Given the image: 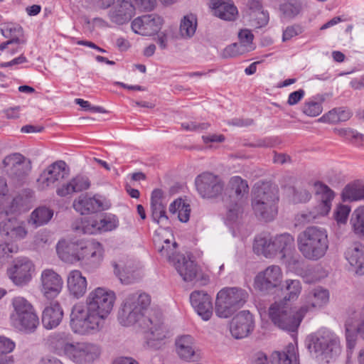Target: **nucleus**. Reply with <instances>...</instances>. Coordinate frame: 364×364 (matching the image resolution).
<instances>
[{
	"instance_id": "nucleus-1",
	"label": "nucleus",
	"mask_w": 364,
	"mask_h": 364,
	"mask_svg": "<svg viewBox=\"0 0 364 364\" xmlns=\"http://www.w3.org/2000/svg\"><path fill=\"white\" fill-rule=\"evenodd\" d=\"M115 300L112 291L97 287L86 298V307L77 304L72 308L70 327L74 333L80 335L92 334L100 331L111 313Z\"/></svg>"
},
{
	"instance_id": "nucleus-2",
	"label": "nucleus",
	"mask_w": 364,
	"mask_h": 364,
	"mask_svg": "<svg viewBox=\"0 0 364 364\" xmlns=\"http://www.w3.org/2000/svg\"><path fill=\"white\" fill-rule=\"evenodd\" d=\"M151 303L149 295L135 292L129 294L123 301L118 313V321L124 326L138 323L148 333L149 340L161 341L168 334L161 314L154 311H148Z\"/></svg>"
},
{
	"instance_id": "nucleus-3",
	"label": "nucleus",
	"mask_w": 364,
	"mask_h": 364,
	"mask_svg": "<svg viewBox=\"0 0 364 364\" xmlns=\"http://www.w3.org/2000/svg\"><path fill=\"white\" fill-rule=\"evenodd\" d=\"M297 247L306 259L317 261L323 257L329 247L327 230L318 226H309L296 238Z\"/></svg>"
},
{
	"instance_id": "nucleus-4",
	"label": "nucleus",
	"mask_w": 364,
	"mask_h": 364,
	"mask_svg": "<svg viewBox=\"0 0 364 364\" xmlns=\"http://www.w3.org/2000/svg\"><path fill=\"white\" fill-rule=\"evenodd\" d=\"M279 189L273 184L263 183L255 188L252 207L256 217L265 222L273 220L278 213Z\"/></svg>"
},
{
	"instance_id": "nucleus-5",
	"label": "nucleus",
	"mask_w": 364,
	"mask_h": 364,
	"mask_svg": "<svg viewBox=\"0 0 364 364\" xmlns=\"http://www.w3.org/2000/svg\"><path fill=\"white\" fill-rule=\"evenodd\" d=\"M247 291L240 287H225L216 296L215 312L217 316L227 318L232 316L247 302Z\"/></svg>"
},
{
	"instance_id": "nucleus-6",
	"label": "nucleus",
	"mask_w": 364,
	"mask_h": 364,
	"mask_svg": "<svg viewBox=\"0 0 364 364\" xmlns=\"http://www.w3.org/2000/svg\"><path fill=\"white\" fill-rule=\"evenodd\" d=\"M306 312V307L295 310L284 301H275L269 309V316L273 323L282 330L292 332L297 330Z\"/></svg>"
},
{
	"instance_id": "nucleus-7",
	"label": "nucleus",
	"mask_w": 364,
	"mask_h": 364,
	"mask_svg": "<svg viewBox=\"0 0 364 364\" xmlns=\"http://www.w3.org/2000/svg\"><path fill=\"white\" fill-rule=\"evenodd\" d=\"M308 348L316 356H323L327 362H329L328 359L337 357L341 351L338 337L327 330L318 331L311 336L309 340Z\"/></svg>"
},
{
	"instance_id": "nucleus-8",
	"label": "nucleus",
	"mask_w": 364,
	"mask_h": 364,
	"mask_svg": "<svg viewBox=\"0 0 364 364\" xmlns=\"http://www.w3.org/2000/svg\"><path fill=\"white\" fill-rule=\"evenodd\" d=\"M223 191V200L228 210V217L233 220L237 217L240 212L239 202L248 194L247 182L240 176H232Z\"/></svg>"
},
{
	"instance_id": "nucleus-9",
	"label": "nucleus",
	"mask_w": 364,
	"mask_h": 364,
	"mask_svg": "<svg viewBox=\"0 0 364 364\" xmlns=\"http://www.w3.org/2000/svg\"><path fill=\"white\" fill-rule=\"evenodd\" d=\"M199 195L204 198H216L224 191V183L221 178L211 172H203L195 179Z\"/></svg>"
},
{
	"instance_id": "nucleus-10",
	"label": "nucleus",
	"mask_w": 364,
	"mask_h": 364,
	"mask_svg": "<svg viewBox=\"0 0 364 364\" xmlns=\"http://www.w3.org/2000/svg\"><path fill=\"white\" fill-rule=\"evenodd\" d=\"M173 264L186 282L196 279L200 285H206L209 282V277L203 274L197 264L190 257H186L183 255H178L176 261Z\"/></svg>"
},
{
	"instance_id": "nucleus-11",
	"label": "nucleus",
	"mask_w": 364,
	"mask_h": 364,
	"mask_svg": "<svg viewBox=\"0 0 364 364\" xmlns=\"http://www.w3.org/2000/svg\"><path fill=\"white\" fill-rule=\"evenodd\" d=\"M28 234L26 224L22 220L11 217L0 221V236L10 244L26 239Z\"/></svg>"
},
{
	"instance_id": "nucleus-12",
	"label": "nucleus",
	"mask_w": 364,
	"mask_h": 364,
	"mask_svg": "<svg viewBox=\"0 0 364 364\" xmlns=\"http://www.w3.org/2000/svg\"><path fill=\"white\" fill-rule=\"evenodd\" d=\"M33 270L34 265L28 258L18 257L7 269V274L14 284L24 286L31 280V272Z\"/></svg>"
},
{
	"instance_id": "nucleus-13",
	"label": "nucleus",
	"mask_w": 364,
	"mask_h": 364,
	"mask_svg": "<svg viewBox=\"0 0 364 364\" xmlns=\"http://www.w3.org/2000/svg\"><path fill=\"white\" fill-rule=\"evenodd\" d=\"M282 279L281 268L277 265L269 266L255 277V288L264 294L269 293L280 284Z\"/></svg>"
},
{
	"instance_id": "nucleus-14",
	"label": "nucleus",
	"mask_w": 364,
	"mask_h": 364,
	"mask_svg": "<svg viewBox=\"0 0 364 364\" xmlns=\"http://www.w3.org/2000/svg\"><path fill=\"white\" fill-rule=\"evenodd\" d=\"M85 240H60L56 245V252L60 259L65 262L74 263L82 260L85 255Z\"/></svg>"
},
{
	"instance_id": "nucleus-15",
	"label": "nucleus",
	"mask_w": 364,
	"mask_h": 364,
	"mask_svg": "<svg viewBox=\"0 0 364 364\" xmlns=\"http://www.w3.org/2000/svg\"><path fill=\"white\" fill-rule=\"evenodd\" d=\"M135 15V6L131 0H115L108 11L110 21L117 25L127 23Z\"/></svg>"
},
{
	"instance_id": "nucleus-16",
	"label": "nucleus",
	"mask_w": 364,
	"mask_h": 364,
	"mask_svg": "<svg viewBox=\"0 0 364 364\" xmlns=\"http://www.w3.org/2000/svg\"><path fill=\"white\" fill-rule=\"evenodd\" d=\"M109 207V201L100 195H95L93 197L81 195L73 202V208L82 215L102 211Z\"/></svg>"
},
{
	"instance_id": "nucleus-17",
	"label": "nucleus",
	"mask_w": 364,
	"mask_h": 364,
	"mask_svg": "<svg viewBox=\"0 0 364 364\" xmlns=\"http://www.w3.org/2000/svg\"><path fill=\"white\" fill-rule=\"evenodd\" d=\"M3 164L9 175L17 181H21L28 174L31 168L29 161L19 153L6 156Z\"/></svg>"
},
{
	"instance_id": "nucleus-18",
	"label": "nucleus",
	"mask_w": 364,
	"mask_h": 364,
	"mask_svg": "<svg viewBox=\"0 0 364 364\" xmlns=\"http://www.w3.org/2000/svg\"><path fill=\"white\" fill-rule=\"evenodd\" d=\"M41 291L47 298L56 297L62 291L63 280L53 269H46L41 274Z\"/></svg>"
},
{
	"instance_id": "nucleus-19",
	"label": "nucleus",
	"mask_w": 364,
	"mask_h": 364,
	"mask_svg": "<svg viewBox=\"0 0 364 364\" xmlns=\"http://www.w3.org/2000/svg\"><path fill=\"white\" fill-rule=\"evenodd\" d=\"M118 226V220L115 215L105 214L99 220H87L82 221L77 230H82L84 234L92 235L99 231H111Z\"/></svg>"
},
{
	"instance_id": "nucleus-20",
	"label": "nucleus",
	"mask_w": 364,
	"mask_h": 364,
	"mask_svg": "<svg viewBox=\"0 0 364 364\" xmlns=\"http://www.w3.org/2000/svg\"><path fill=\"white\" fill-rule=\"evenodd\" d=\"M65 167L66 164L63 161H58L48 166L37 180L39 188L46 189L58 181L63 179L68 174Z\"/></svg>"
},
{
	"instance_id": "nucleus-21",
	"label": "nucleus",
	"mask_w": 364,
	"mask_h": 364,
	"mask_svg": "<svg viewBox=\"0 0 364 364\" xmlns=\"http://www.w3.org/2000/svg\"><path fill=\"white\" fill-rule=\"evenodd\" d=\"M255 321L252 314L248 311H242L231 321L230 330L236 339L244 338L253 331Z\"/></svg>"
},
{
	"instance_id": "nucleus-22",
	"label": "nucleus",
	"mask_w": 364,
	"mask_h": 364,
	"mask_svg": "<svg viewBox=\"0 0 364 364\" xmlns=\"http://www.w3.org/2000/svg\"><path fill=\"white\" fill-rule=\"evenodd\" d=\"M163 19L152 14L137 17L132 22V30L142 36H151L158 33L162 26Z\"/></svg>"
},
{
	"instance_id": "nucleus-23",
	"label": "nucleus",
	"mask_w": 364,
	"mask_h": 364,
	"mask_svg": "<svg viewBox=\"0 0 364 364\" xmlns=\"http://www.w3.org/2000/svg\"><path fill=\"white\" fill-rule=\"evenodd\" d=\"M100 351L97 346L87 343L74 344L67 357L77 364H90L99 355Z\"/></svg>"
},
{
	"instance_id": "nucleus-24",
	"label": "nucleus",
	"mask_w": 364,
	"mask_h": 364,
	"mask_svg": "<svg viewBox=\"0 0 364 364\" xmlns=\"http://www.w3.org/2000/svg\"><path fill=\"white\" fill-rule=\"evenodd\" d=\"M192 306L197 314L204 320L208 321L213 315L212 299L204 291H194L190 295Z\"/></svg>"
},
{
	"instance_id": "nucleus-25",
	"label": "nucleus",
	"mask_w": 364,
	"mask_h": 364,
	"mask_svg": "<svg viewBox=\"0 0 364 364\" xmlns=\"http://www.w3.org/2000/svg\"><path fill=\"white\" fill-rule=\"evenodd\" d=\"M178 357L185 361L193 362L198 359L195 339L191 335L178 336L175 341Z\"/></svg>"
},
{
	"instance_id": "nucleus-26",
	"label": "nucleus",
	"mask_w": 364,
	"mask_h": 364,
	"mask_svg": "<svg viewBox=\"0 0 364 364\" xmlns=\"http://www.w3.org/2000/svg\"><path fill=\"white\" fill-rule=\"evenodd\" d=\"M294 237L289 233H283L273 237V257L279 256L284 259L290 256L295 249Z\"/></svg>"
},
{
	"instance_id": "nucleus-27",
	"label": "nucleus",
	"mask_w": 364,
	"mask_h": 364,
	"mask_svg": "<svg viewBox=\"0 0 364 364\" xmlns=\"http://www.w3.org/2000/svg\"><path fill=\"white\" fill-rule=\"evenodd\" d=\"M90 186L91 181L87 176L77 174L69 182L58 188L56 193L59 196L64 197L74 193L86 191L90 188Z\"/></svg>"
},
{
	"instance_id": "nucleus-28",
	"label": "nucleus",
	"mask_w": 364,
	"mask_h": 364,
	"mask_svg": "<svg viewBox=\"0 0 364 364\" xmlns=\"http://www.w3.org/2000/svg\"><path fill=\"white\" fill-rule=\"evenodd\" d=\"M85 255L82 260L91 268L97 267L103 259L104 249L102 245L95 240L85 241L83 248Z\"/></svg>"
},
{
	"instance_id": "nucleus-29",
	"label": "nucleus",
	"mask_w": 364,
	"mask_h": 364,
	"mask_svg": "<svg viewBox=\"0 0 364 364\" xmlns=\"http://www.w3.org/2000/svg\"><path fill=\"white\" fill-rule=\"evenodd\" d=\"M239 43H234L225 50V53L230 56L238 55L242 52H249L254 50L252 41L254 35L249 29H242L238 33Z\"/></svg>"
},
{
	"instance_id": "nucleus-30",
	"label": "nucleus",
	"mask_w": 364,
	"mask_h": 364,
	"mask_svg": "<svg viewBox=\"0 0 364 364\" xmlns=\"http://www.w3.org/2000/svg\"><path fill=\"white\" fill-rule=\"evenodd\" d=\"M315 194L318 197L320 202L316 205L320 208L321 213L328 215L331 208V203L335 197V193L327 185L321 181L314 183Z\"/></svg>"
},
{
	"instance_id": "nucleus-31",
	"label": "nucleus",
	"mask_w": 364,
	"mask_h": 364,
	"mask_svg": "<svg viewBox=\"0 0 364 364\" xmlns=\"http://www.w3.org/2000/svg\"><path fill=\"white\" fill-rule=\"evenodd\" d=\"M63 317V311L58 302L50 303L42 314V323L47 329L56 328Z\"/></svg>"
},
{
	"instance_id": "nucleus-32",
	"label": "nucleus",
	"mask_w": 364,
	"mask_h": 364,
	"mask_svg": "<svg viewBox=\"0 0 364 364\" xmlns=\"http://www.w3.org/2000/svg\"><path fill=\"white\" fill-rule=\"evenodd\" d=\"M346 258L350 264L355 268L358 274H364V245L360 242H355L348 248Z\"/></svg>"
},
{
	"instance_id": "nucleus-33",
	"label": "nucleus",
	"mask_w": 364,
	"mask_h": 364,
	"mask_svg": "<svg viewBox=\"0 0 364 364\" xmlns=\"http://www.w3.org/2000/svg\"><path fill=\"white\" fill-rule=\"evenodd\" d=\"M49 341L55 352L60 355L68 356L74 346L71 335L65 332L53 333L50 336Z\"/></svg>"
},
{
	"instance_id": "nucleus-34",
	"label": "nucleus",
	"mask_w": 364,
	"mask_h": 364,
	"mask_svg": "<svg viewBox=\"0 0 364 364\" xmlns=\"http://www.w3.org/2000/svg\"><path fill=\"white\" fill-rule=\"evenodd\" d=\"M215 16L225 20L234 21L238 14L237 7L231 0H212Z\"/></svg>"
},
{
	"instance_id": "nucleus-35",
	"label": "nucleus",
	"mask_w": 364,
	"mask_h": 364,
	"mask_svg": "<svg viewBox=\"0 0 364 364\" xmlns=\"http://www.w3.org/2000/svg\"><path fill=\"white\" fill-rule=\"evenodd\" d=\"M68 288L75 298L82 297L87 291V280L79 270L71 271L67 279Z\"/></svg>"
},
{
	"instance_id": "nucleus-36",
	"label": "nucleus",
	"mask_w": 364,
	"mask_h": 364,
	"mask_svg": "<svg viewBox=\"0 0 364 364\" xmlns=\"http://www.w3.org/2000/svg\"><path fill=\"white\" fill-rule=\"evenodd\" d=\"M11 323L18 331L31 333L36 330L40 321L36 312L33 311L21 317L12 318Z\"/></svg>"
},
{
	"instance_id": "nucleus-37",
	"label": "nucleus",
	"mask_w": 364,
	"mask_h": 364,
	"mask_svg": "<svg viewBox=\"0 0 364 364\" xmlns=\"http://www.w3.org/2000/svg\"><path fill=\"white\" fill-rule=\"evenodd\" d=\"M329 293L327 289L322 287H316L309 289L305 297L307 311L313 308L321 307L328 301Z\"/></svg>"
},
{
	"instance_id": "nucleus-38",
	"label": "nucleus",
	"mask_w": 364,
	"mask_h": 364,
	"mask_svg": "<svg viewBox=\"0 0 364 364\" xmlns=\"http://www.w3.org/2000/svg\"><path fill=\"white\" fill-rule=\"evenodd\" d=\"M53 216V210L46 206H39L33 210L28 220V224L37 228L48 223Z\"/></svg>"
},
{
	"instance_id": "nucleus-39",
	"label": "nucleus",
	"mask_w": 364,
	"mask_h": 364,
	"mask_svg": "<svg viewBox=\"0 0 364 364\" xmlns=\"http://www.w3.org/2000/svg\"><path fill=\"white\" fill-rule=\"evenodd\" d=\"M271 361L272 364H298L295 346L289 343L283 351L274 352Z\"/></svg>"
},
{
	"instance_id": "nucleus-40",
	"label": "nucleus",
	"mask_w": 364,
	"mask_h": 364,
	"mask_svg": "<svg viewBox=\"0 0 364 364\" xmlns=\"http://www.w3.org/2000/svg\"><path fill=\"white\" fill-rule=\"evenodd\" d=\"M273 237L258 235L255 238L253 244L254 252L267 258H273Z\"/></svg>"
},
{
	"instance_id": "nucleus-41",
	"label": "nucleus",
	"mask_w": 364,
	"mask_h": 364,
	"mask_svg": "<svg viewBox=\"0 0 364 364\" xmlns=\"http://www.w3.org/2000/svg\"><path fill=\"white\" fill-rule=\"evenodd\" d=\"M12 306L14 310L10 316L11 320L12 318L21 317L36 311L32 304L22 296L14 297L12 300Z\"/></svg>"
},
{
	"instance_id": "nucleus-42",
	"label": "nucleus",
	"mask_w": 364,
	"mask_h": 364,
	"mask_svg": "<svg viewBox=\"0 0 364 364\" xmlns=\"http://www.w3.org/2000/svg\"><path fill=\"white\" fill-rule=\"evenodd\" d=\"M343 201H356L364 199V184L355 182L348 184L342 191Z\"/></svg>"
},
{
	"instance_id": "nucleus-43",
	"label": "nucleus",
	"mask_w": 364,
	"mask_h": 364,
	"mask_svg": "<svg viewBox=\"0 0 364 364\" xmlns=\"http://www.w3.org/2000/svg\"><path fill=\"white\" fill-rule=\"evenodd\" d=\"M325 97L323 95H317L306 101L302 107L304 114L309 117L318 116L323 111L322 103Z\"/></svg>"
},
{
	"instance_id": "nucleus-44",
	"label": "nucleus",
	"mask_w": 364,
	"mask_h": 364,
	"mask_svg": "<svg viewBox=\"0 0 364 364\" xmlns=\"http://www.w3.org/2000/svg\"><path fill=\"white\" fill-rule=\"evenodd\" d=\"M197 18L193 14L185 16L180 23V34L183 38H190L196 33Z\"/></svg>"
},
{
	"instance_id": "nucleus-45",
	"label": "nucleus",
	"mask_w": 364,
	"mask_h": 364,
	"mask_svg": "<svg viewBox=\"0 0 364 364\" xmlns=\"http://www.w3.org/2000/svg\"><path fill=\"white\" fill-rule=\"evenodd\" d=\"M350 224L353 231L358 236H364V205L356 208L352 213Z\"/></svg>"
},
{
	"instance_id": "nucleus-46",
	"label": "nucleus",
	"mask_w": 364,
	"mask_h": 364,
	"mask_svg": "<svg viewBox=\"0 0 364 364\" xmlns=\"http://www.w3.org/2000/svg\"><path fill=\"white\" fill-rule=\"evenodd\" d=\"M178 245L176 242L171 243L168 239L164 241V245L159 247L160 255L173 264L176 261L178 254L176 253V247Z\"/></svg>"
},
{
	"instance_id": "nucleus-47",
	"label": "nucleus",
	"mask_w": 364,
	"mask_h": 364,
	"mask_svg": "<svg viewBox=\"0 0 364 364\" xmlns=\"http://www.w3.org/2000/svg\"><path fill=\"white\" fill-rule=\"evenodd\" d=\"M152 218L154 221L161 226L166 227L168 224V218L166 214V205L163 203L151 204Z\"/></svg>"
},
{
	"instance_id": "nucleus-48",
	"label": "nucleus",
	"mask_w": 364,
	"mask_h": 364,
	"mask_svg": "<svg viewBox=\"0 0 364 364\" xmlns=\"http://www.w3.org/2000/svg\"><path fill=\"white\" fill-rule=\"evenodd\" d=\"M286 291H287L284 298V301H294L299 297L301 291V284L299 280H287Z\"/></svg>"
},
{
	"instance_id": "nucleus-49",
	"label": "nucleus",
	"mask_w": 364,
	"mask_h": 364,
	"mask_svg": "<svg viewBox=\"0 0 364 364\" xmlns=\"http://www.w3.org/2000/svg\"><path fill=\"white\" fill-rule=\"evenodd\" d=\"M326 214L321 213L320 208L315 206L310 210H305L297 215V220L300 223H309L315 222L321 217L326 216Z\"/></svg>"
},
{
	"instance_id": "nucleus-50",
	"label": "nucleus",
	"mask_w": 364,
	"mask_h": 364,
	"mask_svg": "<svg viewBox=\"0 0 364 364\" xmlns=\"http://www.w3.org/2000/svg\"><path fill=\"white\" fill-rule=\"evenodd\" d=\"M269 13L264 9L255 14L252 13V15L248 17L250 24L256 28L265 26L269 22Z\"/></svg>"
},
{
	"instance_id": "nucleus-51",
	"label": "nucleus",
	"mask_w": 364,
	"mask_h": 364,
	"mask_svg": "<svg viewBox=\"0 0 364 364\" xmlns=\"http://www.w3.org/2000/svg\"><path fill=\"white\" fill-rule=\"evenodd\" d=\"M15 343L9 338L0 336V359L4 360V364L9 360L8 353L12 352L15 348Z\"/></svg>"
},
{
	"instance_id": "nucleus-52",
	"label": "nucleus",
	"mask_w": 364,
	"mask_h": 364,
	"mask_svg": "<svg viewBox=\"0 0 364 364\" xmlns=\"http://www.w3.org/2000/svg\"><path fill=\"white\" fill-rule=\"evenodd\" d=\"M302 9L301 4L299 1L287 2L280 6V10L287 17H294L298 15Z\"/></svg>"
},
{
	"instance_id": "nucleus-53",
	"label": "nucleus",
	"mask_w": 364,
	"mask_h": 364,
	"mask_svg": "<svg viewBox=\"0 0 364 364\" xmlns=\"http://www.w3.org/2000/svg\"><path fill=\"white\" fill-rule=\"evenodd\" d=\"M350 208L346 205H339L333 213V218L338 225L346 224Z\"/></svg>"
},
{
	"instance_id": "nucleus-54",
	"label": "nucleus",
	"mask_w": 364,
	"mask_h": 364,
	"mask_svg": "<svg viewBox=\"0 0 364 364\" xmlns=\"http://www.w3.org/2000/svg\"><path fill=\"white\" fill-rule=\"evenodd\" d=\"M9 200V199L7 200ZM23 205V198L21 196H17L12 198L11 201H6L4 203V207L1 209H4L6 215H9V213H14L19 210V208Z\"/></svg>"
},
{
	"instance_id": "nucleus-55",
	"label": "nucleus",
	"mask_w": 364,
	"mask_h": 364,
	"mask_svg": "<svg viewBox=\"0 0 364 364\" xmlns=\"http://www.w3.org/2000/svg\"><path fill=\"white\" fill-rule=\"evenodd\" d=\"M2 35L6 38H11L14 34L18 36H23V31L21 26L19 25H15L13 23H7L1 28Z\"/></svg>"
},
{
	"instance_id": "nucleus-56",
	"label": "nucleus",
	"mask_w": 364,
	"mask_h": 364,
	"mask_svg": "<svg viewBox=\"0 0 364 364\" xmlns=\"http://www.w3.org/2000/svg\"><path fill=\"white\" fill-rule=\"evenodd\" d=\"M18 251V246L16 244H10L6 242L0 245V259L5 257H9L10 254L16 253Z\"/></svg>"
},
{
	"instance_id": "nucleus-57",
	"label": "nucleus",
	"mask_w": 364,
	"mask_h": 364,
	"mask_svg": "<svg viewBox=\"0 0 364 364\" xmlns=\"http://www.w3.org/2000/svg\"><path fill=\"white\" fill-rule=\"evenodd\" d=\"M210 124L208 123H196L194 122H184L181 124V127L186 131L199 132L207 129Z\"/></svg>"
},
{
	"instance_id": "nucleus-58",
	"label": "nucleus",
	"mask_w": 364,
	"mask_h": 364,
	"mask_svg": "<svg viewBox=\"0 0 364 364\" xmlns=\"http://www.w3.org/2000/svg\"><path fill=\"white\" fill-rule=\"evenodd\" d=\"M9 188L5 178L0 177V210L8 200Z\"/></svg>"
},
{
	"instance_id": "nucleus-59",
	"label": "nucleus",
	"mask_w": 364,
	"mask_h": 364,
	"mask_svg": "<svg viewBox=\"0 0 364 364\" xmlns=\"http://www.w3.org/2000/svg\"><path fill=\"white\" fill-rule=\"evenodd\" d=\"M262 9H264L262 4L259 0H249L247 3L246 13L248 17L252 15V13L255 14Z\"/></svg>"
},
{
	"instance_id": "nucleus-60",
	"label": "nucleus",
	"mask_w": 364,
	"mask_h": 364,
	"mask_svg": "<svg viewBox=\"0 0 364 364\" xmlns=\"http://www.w3.org/2000/svg\"><path fill=\"white\" fill-rule=\"evenodd\" d=\"M338 108H334L329 111L328 113L323 115L319 121L328 123H338Z\"/></svg>"
},
{
	"instance_id": "nucleus-61",
	"label": "nucleus",
	"mask_w": 364,
	"mask_h": 364,
	"mask_svg": "<svg viewBox=\"0 0 364 364\" xmlns=\"http://www.w3.org/2000/svg\"><path fill=\"white\" fill-rule=\"evenodd\" d=\"M305 95V91L303 89H299L296 91L292 92L289 94L287 103L289 105H296Z\"/></svg>"
},
{
	"instance_id": "nucleus-62",
	"label": "nucleus",
	"mask_w": 364,
	"mask_h": 364,
	"mask_svg": "<svg viewBox=\"0 0 364 364\" xmlns=\"http://www.w3.org/2000/svg\"><path fill=\"white\" fill-rule=\"evenodd\" d=\"M301 28L299 26H288L283 32L282 40L287 41L299 35Z\"/></svg>"
},
{
	"instance_id": "nucleus-63",
	"label": "nucleus",
	"mask_w": 364,
	"mask_h": 364,
	"mask_svg": "<svg viewBox=\"0 0 364 364\" xmlns=\"http://www.w3.org/2000/svg\"><path fill=\"white\" fill-rule=\"evenodd\" d=\"M191 213L190 205L184 202L178 212V217L180 221L186 223L189 220Z\"/></svg>"
},
{
	"instance_id": "nucleus-64",
	"label": "nucleus",
	"mask_w": 364,
	"mask_h": 364,
	"mask_svg": "<svg viewBox=\"0 0 364 364\" xmlns=\"http://www.w3.org/2000/svg\"><path fill=\"white\" fill-rule=\"evenodd\" d=\"M294 199L301 203H306L311 198V193L306 189H301L294 192Z\"/></svg>"
}]
</instances>
